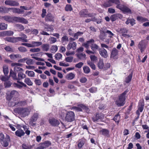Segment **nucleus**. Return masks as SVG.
<instances>
[{
    "instance_id": "obj_1",
    "label": "nucleus",
    "mask_w": 149,
    "mask_h": 149,
    "mask_svg": "<svg viewBox=\"0 0 149 149\" xmlns=\"http://www.w3.org/2000/svg\"><path fill=\"white\" fill-rule=\"evenodd\" d=\"M114 4L116 5V8L120 10L124 14H132L131 10L128 7L120 3L119 0H108L104 2L102 6L104 8L111 6Z\"/></svg>"
},
{
    "instance_id": "obj_2",
    "label": "nucleus",
    "mask_w": 149,
    "mask_h": 149,
    "mask_svg": "<svg viewBox=\"0 0 149 149\" xmlns=\"http://www.w3.org/2000/svg\"><path fill=\"white\" fill-rule=\"evenodd\" d=\"M4 20L9 22H17L25 24L28 23V21L26 19L19 17H10L9 16H5L1 17V21Z\"/></svg>"
},
{
    "instance_id": "obj_3",
    "label": "nucleus",
    "mask_w": 149,
    "mask_h": 149,
    "mask_svg": "<svg viewBox=\"0 0 149 149\" xmlns=\"http://www.w3.org/2000/svg\"><path fill=\"white\" fill-rule=\"evenodd\" d=\"M20 37H7L5 38V40L7 41L13 43H16L18 42H27L28 40L26 39L27 36L24 34L21 33L19 34Z\"/></svg>"
},
{
    "instance_id": "obj_4",
    "label": "nucleus",
    "mask_w": 149,
    "mask_h": 149,
    "mask_svg": "<svg viewBox=\"0 0 149 149\" xmlns=\"http://www.w3.org/2000/svg\"><path fill=\"white\" fill-rule=\"evenodd\" d=\"M82 45L87 49H88L90 46L91 49L93 51H95L97 50H98V49H100L98 46L95 43V40L93 39H91L87 41L86 42L82 44Z\"/></svg>"
},
{
    "instance_id": "obj_5",
    "label": "nucleus",
    "mask_w": 149,
    "mask_h": 149,
    "mask_svg": "<svg viewBox=\"0 0 149 149\" xmlns=\"http://www.w3.org/2000/svg\"><path fill=\"white\" fill-rule=\"evenodd\" d=\"M127 91H125L118 96V99L115 102L116 104L118 107L123 106L125 103V95Z\"/></svg>"
},
{
    "instance_id": "obj_6",
    "label": "nucleus",
    "mask_w": 149,
    "mask_h": 149,
    "mask_svg": "<svg viewBox=\"0 0 149 149\" xmlns=\"http://www.w3.org/2000/svg\"><path fill=\"white\" fill-rule=\"evenodd\" d=\"M14 111L16 113H18L22 115L23 117L28 116L29 113V109L27 108H17L14 109Z\"/></svg>"
},
{
    "instance_id": "obj_7",
    "label": "nucleus",
    "mask_w": 149,
    "mask_h": 149,
    "mask_svg": "<svg viewBox=\"0 0 149 149\" xmlns=\"http://www.w3.org/2000/svg\"><path fill=\"white\" fill-rule=\"evenodd\" d=\"M19 95V93L15 90H13L9 91L6 93V98L7 100L10 101L12 99L13 100L15 99V97L18 96Z\"/></svg>"
},
{
    "instance_id": "obj_8",
    "label": "nucleus",
    "mask_w": 149,
    "mask_h": 149,
    "mask_svg": "<svg viewBox=\"0 0 149 149\" xmlns=\"http://www.w3.org/2000/svg\"><path fill=\"white\" fill-rule=\"evenodd\" d=\"M20 8L23 9H20L14 8H9V10H11L12 12L14 13L21 14L24 12V11L23 9L25 10H27L28 9L27 7L24 6H21L20 7Z\"/></svg>"
},
{
    "instance_id": "obj_9",
    "label": "nucleus",
    "mask_w": 149,
    "mask_h": 149,
    "mask_svg": "<svg viewBox=\"0 0 149 149\" xmlns=\"http://www.w3.org/2000/svg\"><path fill=\"white\" fill-rule=\"evenodd\" d=\"M75 117V116L74 112L70 111L67 112L65 119L68 122H71L74 120Z\"/></svg>"
},
{
    "instance_id": "obj_10",
    "label": "nucleus",
    "mask_w": 149,
    "mask_h": 149,
    "mask_svg": "<svg viewBox=\"0 0 149 149\" xmlns=\"http://www.w3.org/2000/svg\"><path fill=\"white\" fill-rule=\"evenodd\" d=\"M51 145L52 143L50 141L46 140L40 143L39 145V146L37 148L38 149H44L48 148Z\"/></svg>"
},
{
    "instance_id": "obj_11",
    "label": "nucleus",
    "mask_w": 149,
    "mask_h": 149,
    "mask_svg": "<svg viewBox=\"0 0 149 149\" xmlns=\"http://www.w3.org/2000/svg\"><path fill=\"white\" fill-rule=\"evenodd\" d=\"M95 116L93 117L92 118L93 122H97L99 120H102L104 117V115L102 113H96Z\"/></svg>"
},
{
    "instance_id": "obj_12",
    "label": "nucleus",
    "mask_w": 149,
    "mask_h": 149,
    "mask_svg": "<svg viewBox=\"0 0 149 149\" xmlns=\"http://www.w3.org/2000/svg\"><path fill=\"white\" fill-rule=\"evenodd\" d=\"M45 17V20L46 22H54V17L50 13H48Z\"/></svg>"
},
{
    "instance_id": "obj_13",
    "label": "nucleus",
    "mask_w": 149,
    "mask_h": 149,
    "mask_svg": "<svg viewBox=\"0 0 149 149\" xmlns=\"http://www.w3.org/2000/svg\"><path fill=\"white\" fill-rule=\"evenodd\" d=\"M48 122L50 125L53 127L58 126L60 124L59 121L54 118L49 119Z\"/></svg>"
},
{
    "instance_id": "obj_14",
    "label": "nucleus",
    "mask_w": 149,
    "mask_h": 149,
    "mask_svg": "<svg viewBox=\"0 0 149 149\" xmlns=\"http://www.w3.org/2000/svg\"><path fill=\"white\" fill-rule=\"evenodd\" d=\"M17 83H14L13 84V86L15 88L21 89L23 87H26L27 86L22 81H20L17 80Z\"/></svg>"
},
{
    "instance_id": "obj_15",
    "label": "nucleus",
    "mask_w": 149,
    "mask_h": 149,
    "mask_svg": "<svg viewBox=\"0 0 149 149\" xmlns=\"http://www.w3.org/2000/svg\"><path fill=\"white\" fill-rule=\"evenodd\" d=\"M10 141L9 136H8L5 138H3V140H1V143L4 147H6L9 144V142Z\"/></svg>"
},
{
    "instance_id": "obj_16",
    "label": "nucleus",
    "mask_w": 149,
    "mask_h": 149,
    "mask_svg": "<svg viewBox=\"0 0 149 149\" xmlns=\"http://www.w3.org/2000/svg\"><path fill=\"white\" fill-rule=\"evenodd\" d=\"M98 51L102 57L104 58H107L108 57L107 52L104 48H100L98 49Z\"/></svg>"
},
{
    "instance_id": "obj_17",
    "label": "nucleus",
    "mask_w": 149,
    "mask_h": 149,
    "mask_svg": "<svg viewBox=\"0 0 149 149\" xmlns=\"http://www.w3.org/2000/svg\"><path fill=\"white\" fill-rule=\"evenodd\" d=\"M77 45V44L75 42H69L67 45L66 48L68 50H70L71 49L73 50H74L76 48Z\"/></svg>"
},
{
    "instance_id": "obj_18",
    "label": "nucleus",
    "mask_w": 149,
    "mask_h": 149,
    "mask_svg": "<svg viewBox=\"0 0 149 149\" xmlns=\"http://www.w3.org/2000/svg\"><path fill=\"white\" fill-rule=\"evenodd\" d=\"M122 15L121 14H116L112 15L110 17V19L112 22L115 21L117 19H118V17L119 18H121L122 17Z\"/></svg>"
},
{
    "instance_id": "obj_19",
    "label": "nucleus",
    "mask_w": 149,
    "mask_h": 149,
    "mask_svg": "<svg viewBox=\"0 0 149 149\" xmlns=\"http://www.w3.org/2000/svg\"><path fill=\"white\" fill-rule=\"evenodd\" d=\"M135 22L136 21L134 19L132 18L128 17L125 23L127 25L130 24L131 26H133L136 24Z\"/></svg>"
},
{
    "instance_id": "obj_20",
    "label": "nucleus",
    "mask_w": 149,
    "mask_h": 149,
    "mask_svg": "<svg viewBox=\"0 0 149 149\" xmlns=\"http://www.w3.org/2000/svg\"><path fill=\"white\" fill-rule=\"evenodd\" d=\"M88 11L86 9H83L81 10L79 14L81 17H86Z\"/></svg>"
},
{
    "instance_id": "obj_21",
    "label": "nucleus",
    "mask_w": 149,
    "mask_h": 149,
    "mask_svg": "<svg viewBox=\"0 0 149 149\" xmlns=\"http://www.w3.org/2000/svg\"><path fill=\"white\" fill-rule=\"evenodd\" d=\"M119 51L116 48H114L113 49L111 53V57L114 59L118 54Z\"/></svg>"
},
{
    "instance_id": "obj_22",
    "label": "nucleus",
    "mask_w": 149,
    "mask_h": 149,
    "mask_svg": "<svg viewBox=\"0 0 149 149\" xmlns=\"http://www.w3.org/2000/svg\"><path fill=\"white\" fill-rule=\"evenodd\" d=\"M15 135L19 137H21L24 135L25 132L23 130L21 129H18L15 132Z\"/></svg>"
},
{
    "instance_id": "obj_23",
    "label": "nucleus",
    "mask_w": 149,
    "mask_h": 149,
    "mask_svg": "<svg viewBox=\"0 0 149 149\" xmlns=\"http://www.w3.org/2000/svg\"><path fill=\"white\" fill-rule=\"evenodd\" d=\"M85 139H82L79 140L77 142V146L79 149H81L85 143Z\"/></svg>"
},
{
    "instance_id": "obj_24",
    "label": "nucleus",
    "mask_w": 149,
    "mask_h": 149,
    "mask_svg": "<svg viewBox=\"0 0 149 149\" xmlns=\"http://www.w3.org/2000/svg\"><path fill=\"white\" fill-rule=\"evenodd\" d=\"M38 118V114L37 113H35L30 120V123H33L34 125H35V124L33 123L34 122H36Z\"/></svg>"
},
{
    "instance_id": "obj_25",
    "label": "nucleus",
    "mask_w": 149,
    "mask_h": 149,
    "mask_svg": "<svg viewBox=\"0 0 149 149\" xmlns=\"http://www.w3.org/2000/svg\"><path fill=\"white\" fill-rule=\"evenodd\" d=\"M106 37L107 34L106 32H104L103 31H100L99 38L100 40L104 41Z\"/></svg>"
},
{
    "instance_id": "obj_26",
    "label": "nucleus",
    "mask_w": 149,
    "mask_h": 149,
    "mask_svg": "<svg viewBox=\"0 0 149 149\" xmlns=\"http://www.w3.org/2000/svg\"><path fill=\"white\" fill-rule=\"evenodd\" d=\"M13 33V32L11 31H4L1 32V36H11Z\"/></svg>"
},
{
    "instance_id": "obj_27",
    "label": "nucleus",
    "mask_w": 149,
    "mask_h": 149,
    "mask_svg": "<svg viewBox=\"0 0 149 149\" xmlns=\"http://www.w3.org/2000/svg\"><path fill=\"white\" fill-rule=\"evenodd\" d=\"M17 76L18 77H17V80L19 81L21 80L22 79L25 78L26 77L25 75L21 72H19Z\"/></svg>"
},
{
    "instance_id": "obj_28",
    "label": "nucleus",
    "mask_w": 149,
    "mask_h": 149,
    "mask_svg": "<svg viewBox=\"0 0 149 149\" xmlns=\"http://www.w3.org/2000/svg\"><path fill=\"white\" fill-rule=\"evenodd\" d=\"M75 76L74 74L71 72L67 74L65 77V78L68 80H71L73 79L74 78Z\"/></svg>"
},
{
    "instance_id": "obj_29",
    "label": "nucleus",
    "mask_w": 149,
    "mask_h": 149,
    "mask_svg": "<svg viewBox=\"0 0 149 149\" xmlns=\"http://www.w3.org/2000/svg\"><path fill=\"white\" fill-rule=\"evenodd\" d=\"M79 106L82 108V109L84 110L87 113H89L90 111V110L88 107L86 106L85 105L82 104H79Z\"/></svg>"
},
{
    "instance_id": "obj_30",
    "label": "nucleus",
    "mask_w": 149,
    "mask_h": 149,
    "mask_svg": "<svg viewBox=\"0 0 149 149\" xmlns=\"http://www.w3.org/2000/svg\"><path fill=\"white\" fill-rule=\"evenodd\" d=\"M97 66L98 68L100 69H102L103 68L104 64L103 62V60L102 59H99L97 63Z\"/></svg>"
},
{
    "instance_id": "obj_31",
    "label": "nucleus",
    "mask_w": 149,
    "mask_h": 149,
    "mask_svg": "<svg viewBox=\"0 0 149 149\" xmlns=\"http://www.w3.org/2000/svg\"><path fill=\"white\" fill-rule=\"evenodd\" d=\"M10 77L12 78L14 80H17V76L16 74L12 70H11L10 72Z\"/></svg>"
},
{
    "instance_id": "obj_32",
    "label": "nucleus",
    "mask_w": 149,
    "mask_h": 149,
    "mask_svg": "<svg viewBox=\"0 0 149 149\" xmlns=\"http://www.w3.org/2000/svg\"><path fill=\"white\" fill-rule=\"evenodd\" d=\"M41 47L43 51H47L49 49V45L48 44H43L42 46Z\"/></svg>"
},
{
    "instance_id": "obj_33",
    "label": "nucleus",
    "mask_w": 149,
    "mask_h": 149,
    "mask_svg": "<svg viewBox=\"0 0 149 149\" xmlns=\"http://www.w3.org/2000/svg\"><path fill=\"white\" fill-rule=\"evenodd\" d=\"M136 19L138 21L141 22H144L148 20L147 19L140 16H137Z\"/></svg>"
},
{
    "instance_id": "obj_34",
    "label": "nucleus",
    "mask_w": 149,
    "mask_h": 149,
    "mask_svg": "<svg viewBox=\"0 0 149 149\" xmlns=\"http://www.w3.org/2000/svg\"><path fill=\"white\" fill-rule=\"evenodd\" d=\"M138 47L140 50L141 52H142L144 47V44L143 42L141 41L139 42L138 45Z\"/></svg>"
},
{
    "instance_id": "obj_35",
    "label": "nucleus",
    "mask_w": 149,
    "mask_h": 149,
    "mask_svg": "<svg viewBox=\"0 0 149 149\" xmlns=\"http://www.w3.org/2000/svg\"><path fill=\"white\" fill-rule=\"evenodd\" d=\"M9 11V8H7L5 7H1V13H8Z\"/></svg>"
},
{
    "instance_id": "obj_36",
    "label": "nucleus",
    "mask_w": 149,
    "mask_h": 149,
    "mask_svg": "<svg viewBox=\"0 0 149 149\" xmlns=\"http://www.w3.org/2000/svg\"><path fill=\"white\" fill-rule=\"evenodd\" d=\"M102 132V134L105 136L108 137L109 136V131L106 129H103L101 130Z\"/></svg>"
},
{
    "instance_id": "obj_37",
    "label": "nucleus",
    "mask_w": 149,
    "mask_h": 149,
    "mask_svg": "<svg viewBox=\"0 0 149 149\" xmlns=\"http://www.w3.org/2000/svg\"><path fill=\"white\" fill-rule=\"evenodd\" d=\"M132 74V73L130 74L127 77L125 78V82L127 83H129L131 81Z\"/></svg>"
},
{
    "instance_id": "obj_38",
    "label": "nucleus",
    "mask_w": 149,
    "mask_h": 149,
    "mask_svg": "<svg viewBox=\"0 0 149 149\" xmlns=\"http://www.w3.org/2000/svg\"><path fill=\"white\" fill-rule=\"evenodd\" d=\"M3 71L5 76L7 75L9 71L8 70V67L6 65H4L3 67Z\"/></svg>"
},
{
    "instance_id": "obj_39",
    "label": "nucleus",
    "mask_w": 149,
    "mask_h": 149,
    "mask_svg": "<svg viewBox=\"0 0 149 149\" xmlns=\"http://www.w3.org/2000/svg\"><path fill=\"white\" fill-rule=\"evenodd\" d=\"M113 119L116 123H119L120 119V115L119 113L115 116Z\"/></svg>"
},
{
    "instance_id": "obj_40",
    "label": "nucleus",
    "mask_w": 149,
    "mask_h": 149,
    "mask_svg": "<svg viewBox=\"0 0 149 149\" xmlns=\"http://www.w3.org/2000/svg\"><path fill=\"white\" fill-rule=\"evenodd\" d=\"M68 40V38L66 36H64L61 38V41L63 43H66Z\"/></svg>"
},
{
    "instance_id": "obj_41",
    "label": "nucleus",
    "mask_w": 149,
    "mask_h": 149,
    "mask_svg": "<svg viewBox=\"0 0 149 149\" xmlns=\"http://www.w3.org/2000/svg\"><path fill=\"white\" fill-rule=\"evenodd\" d=\"M24 81L25 83L29 86H32L33 84V82L29 78H26L24 80Z\"/></svg>"
},
{
    "instance_id": "obj_42",
    "label": "nucleus",
    "mask_w": 149,
    "mask_h": 149,
    "mask_svg": "<svg viewBox=\"0 0 149 149\" xmlns=\"http://www.w3.org/2000/svg\"><path fill=\"white\" fill-rule=\"evenodd\" d=\"M58 50V47L57 45H53L51 48L50 51L52 53H55Z\"/></svg>"
},
{
    "instance_id": "obj_43",
    "label": "nucleus",
    "mask_w": 149,
    "mask_h": 149,
    "mask_svg": "<svg viewBox=\"0 0 149 149\" xmlns=\"http://www.w3.org/2000/svg\"><path fill=\"white\" fill-rule=\"evenodd\" d=\"M73 10L72 6L70 4H67L65 7V10L66 11H72Z\"/></svg>"
},
{
    "instance_id": "obj_44",
    "label": "nucleus",
    "mask_w": 149,
    "mask_h": 149,
    "mask_svg": "<svg viewBox=\"0 0 149 149\" xmlns=\"http://www.w3.org/2000/svg\"><path fill=\"white\" fill-rule=\"evenodd\" d=\"M12 83L10 81H8L4 83V86L6 88L10 87L12 85Z\"/></svg>"
},
{
    "instance_id": "obj_45",
    "label": "nucleus",
    "mask_w": 149,
    "mask_h": 149,
    "mask_svg": "<svg viewBox=\"0 0 149 149\" xmlns=\"http://www.w3.org/2000/svg\"><path fill=\"white\" fill-rule=\"evenodd\" d=\"M79 105V104L78 105V107L74 106L72 107V109L74 110L77 111H82V108Z\"/></svg>"
},
{
    "instance_id": "obj_46",
    "label": "nucleus",
    "mask_w": 149,
    "mask_h": 149,
    "mask_svg": "<svg viewBox=\"0 0 149 149\" xmlns=\"http://www.w3.org/2000/svg\"><path fill=\"white\" fill-rule=\"evenodd\" d=\"M26 74H27L28 76L31 77H34V72L32 71L27 70L26 72Z\"/></svg>"
},
{
    "instance_id": "obj_47",
    "label": "nucleus",
    "mask_w": 149,
    "mask_h": 149,
    "mask_svg": "<svg viewBox=\"0 0 149 149\" xmlns=\"http://www.w3.org/2000/svg\"><path fill=\"white\" fill-rule=\"evenodd\" d=\"M32 43L33 45V47L41 45L42 44V43L41 42L35 41H32Z\"/></svg>"
},
{
    "instance_id": "obj_48",
    "label": "nucleus",
    "mask_w": 149,
    "mask_h": 149,
    "mask_svg": "<svg viewBox=\"0 0 149 149\" xmlns=\"http://www.w3.org/2000/svg\"><path fill=\"white\" fill-rule=\"evenodd\" d=\"M54 56L55 59L59 60L61 58L62 55L60 53H58L55 55Z\"/></svg>"
},
{
    "instance_id": "obj_49",
    "label": "nucleus",
    "mask_w": 149,
    "mask_h": 149,
    "mask_svg": "<svg viewBox=\"0 0 149 149\" xmlns=\"http://www.w3.org/2000/svg\"><path fill=\"white\" fill-rule=\"evenodd\" d=\"M87 64L90 66L91 68L93 70H95V66L93 63L90 61H89L87 62Z\"/></svg>"
},
{
    "instance_id": "obj_50",
    "label": "nucleus",
    "mask_w": 149,
    "mask_h": 149,
    "mask_svg": "<svg viewBox=\"0 0 149 149\" xmlns=\"http://www.w3.org/2000/svg\"><path fill=\"white\" fill-rule=\"evenodd\" d=\"M7 24L3 23H1V30H5L7 28Z\"/></svg>"
},
{
    "instance_id": "obj_51",
    "label": "nucleus",
    "mask_w": 149,
    "mask_h": 149,
    "mask_svg": "<svg viewBox=\"0 0 149 149\" xmlns=\"http://www.w3.org/2000/svg\"><path fill=\"white\" fill-rule=\"evenodd\" d=\"M77 57L80 59L84 58L86 57L85 54L82 53L77 54Z\"/></svg>"
},
{
    "instance_id": "obj_52",
    "label": "nucleus",
    "mask_w": 149,
    "mask_h": 149,
    "mask_svg": "<svg viewBox=\"0 0 149 149\" xmlns=\"http://www.w3.org/2000/svg\"><path fill=\"white\" fill-rule=\"evenodd\" d=\"M84 72L86 74H88L90 72V69L87 66H85L83 68Z\"/></svg>"
},
{
    "instance_id": "obj_53",
    "label": "nucleus",
    "mask_w": 149,
    "mask_h": 149,
    "mask_svg": "<svg viewBox=\"0 0 149 149\" xmlns=\"http://www.w3.org/2000/svg\"><path fill=\"white\" fill-rule=\"evenodd\" d=\"M128 30L126 28H123L120 29L119 31V33L122 34L127 33Z\"/></svg>"
},
{
    "instance_id": "obj_54",
    "label": "nucleus",
    "mask_w": 149,
    "mask_h": 149,
    "mask_svg": "<svg viewBox=\"0 0 149 149\" xmlns=\"http://www.w3.org/2000/svg\"><path fill=\"white\" fill-rule=\"evenodd\" d=\"M83 33V32L78 31L74 34V37L76 39H77L78 38V36L81 35Z\"/></svg>"
},
{
    "instance_id": "obj_55",
    "label": "nucleus",
    "mask_w": 149,
    "mask_h": 149,
    "mask_svg": "<svg viewBox=\"0 0 149 149\" xmlns=\"http://www.w3.org/2000/svg\"><path fill=\"white\" fill-rule=\"evenodd\" d=\"M90 58L92 61L96 62L97 60V58L95 55H92L90 56Z\"/></svg>"
},
{
    "instance_id": "obj_56",
    "label": "nucleus",
    "mask_w": 149,
    "mask_h": 149,
    "mask_svg": "<svg viewBox=\"0 0 149 149\" xmlns=\"http://www.w3.org/2000/svg\"><path fill=\"white\" fill-rule=\"evenodd\" d=\"M45 30L47 31H52L54 29L53 27L49 26H47L44 27Z\"/></svg>"
},
{
    "instance_id": "obj_57",
    "label": "nucleus",
    "mask_w": 149,
    "mask_h": 149,
    "mask_svg": "<svg viewBox=\"0 0 149 149\" xmlns=\"http://www.w3.org/2000/svg\"><path fill=\"white\" fill-rule=\"evenodd\" d=\"M18 49L21 52H24L27 51L26 48L23 47H18Z\"/></svg>"
},
{
    "instance_id": "obj_58",
    "label": "nucleus",
    "mask_w": 149,
    "mask_h": 149,
    "mask_svg": "<svg viewBox=\"0 0 149 149\" xmlns=\"http://www.w3.org/2000/svg\"><path fill=\"white\" fill-rule=\"evenodd\" d=\"M4 49L7 52H14V50L9 46H6L5 47Z\"/></svg>"
},
{
    "instance_id": "obj_59",
    "label": "nucleus",
    "mask_w": 149,
    "mask_h": 149,
    "mask_svg": "<svg viewBox=\"0 0 149 149\" xmlns=\"http://www.w3.org/2000/svg\"><path fill=\"white\" fill-rule=\"evenodd\" d=\"M19 5V3L16 1L12 0L11 6H17Z\"/></svg>"
},
{
    "instance_id": "obj_60",
    "label": "nucleus",
    "mask_w": 149,
    "mask_h": 149,
    "mask_svg": "<svg viewBox=\"0 0 149 149\" xmlns=\"http://www.w3.org/2000/svg\"><path fill=\"white\" fill-rule=\"evenodd\" d=\"M40 50V49L38 48H36L31 49L30 50V51L32 52H38Z\"/></svg>"
},
{
    "instance_id": "obj_61",
    "label": "nucleus",
    "mask_w": 149,
    "mask_h": 149,
    "mask_svg": "<svg viewBox=\"0 0 149 149\" xmlns=\"http://www.w3.org/2000/svg\"><path fill=\"white\" fill-rule=\"evenodd\" d=\"M46 10L45 9L43 8L42 10V13L41 14V16L42 18H44L46 16Z\"/></svg>"
},
{
    "instance_id": "obj_62",
    "label": "nucleus",
    "mask_w": 149,
    "mask_h": 149,
    "mask_svg": "<svg viewBox=\"0 0 149 149\" xmlns=\"http://www.w3.org/2000/svg\"><path fill=\"white\" fill-rule=\"evenodd\" d=\"M14 100H15V102H9L8 103V105L9 106L12 107H14L15 106H16V100L15 99Z\"/></svg>"
},
{
    "instance_id": "obj_63",
    "label": "nucleus",
    "mask_w": 149,
    "mask_h": 149,
    "mask_svg": "<svg viewBox=\"0 0 149 149\" xmlns=\"http://www.w3.org/2000/svg\"><path fill=\"white\" fill-rule=\"evenodd\" d=\"M83 63L82 62H79L75 65V67L76 68H81L82 66L83 65Z\"/></svg>"
},
{
    "instance_id": "obj_64",
    "label": "nucleus",
    "mask_w": 149,
    "mask_h": 149,
    "mask_svg": "<svg viewBox=\"0 0 149 149\" xmlns=\"http://www.w3.org/2000/svg\"><path fill=\"white\" fill-rule=\"evenodd\" d=\"M1 79L2 81H4V82H5L8 81V80L9 79V77L8 76H3Z\"/></svg>"
}]
</instances>
